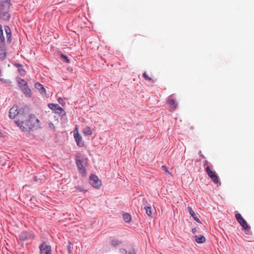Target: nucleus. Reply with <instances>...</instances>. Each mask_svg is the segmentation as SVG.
Listing matches in <instances>:
<instances>
[{
  "mask_svg": "<svg viewBox=\"0 0 254 254\" xmlns=\"http://www.w3.org/2000/svg\"><path fill=\"white\" fill-rule=\"evenodd\" d=\"M15 124L23 130H31L40 127V121L34 115H30L24 121L16 120Z\"/></svg>",
  "mask_w": 254,
  "mask_h": 254,
  "instance_id": "obj_1",
  "label": "nucleus"
},
{
  "mask_svg": "<svg viewBox=\"0 0 254 254\" xmlns=\"http://www.w3.org/2000/svg\"><path fill=\"white\" fill-rule=\"evenodd\" d=\"M87 158L83 159L78 154L75 156V163L77 166L79 174L82 176L86 175V169L85 164H87Z\"/></svg>",
  "mask_w": 254,
  "mask_h": 254,
  "instance_id": "obj_2",
  "label": "nucleus"
},
{
  "mask_svg": "<svg viewBox=\"0 0 254 254\" xmlns=\"http://www.w3.org/2000/svg\"><path fill=\"white\" fill-rule=\"evenodd\" d=\"M205 171L211 180L217 185H220V183L219 181L218 176L216 174L215 171L212 170V168L209 166H207L205 168Z\"/></svg>",
  "mask_w": 254,
  "mask_h": 254,
  "instance_id": "obj_3",
  "label": "nucleus"
},
{
  "mask_svg": "<svg viewBox=\"0 0 254 254\" xmlns=\"http://www.w3.org/2000/svg\"><path fill=\"white\" fill-rule=\"evenodd\" d=\"M235 217L237 221L239 223V224L242 226L243 228L245 230H249L250 227L248 225L247 221L244 219V218L242 216V215L239 213H237L235 215Z\"/></svg>",
  "mask_w": 254,
  "mask_h": 254,
  "instance_id": "obj_4",
  "label": "nucleus"
},
{
  "mask_svg": "<svg viewBox=\"0 0 254 254\" xmlns=\"http://www.w3.org/2000/svg\"><path fill=\"white\" fill-rule=\"evenodd\" d=\"M73 136L77 146L79 147L83 146L84 142L82 140L81 136L78 133L77 127H76L73 130Z\"/></svg>",
  "mask_w": 254,
  "mask_h": 254,
  "instance_id": "obj_5",
  "label": "nucleus"
},
{
  "mask_svg": "<svg viewBox=\"0 0 254 254\" xmlns=\"http://www.w3.org/2000/svg\"><path fill=\"white\" fill-rule=\"evenodd\" d=\"M90 183L95 188H99L102 185V183L99 180L98 177L94 175H91L90 177Z\"/></svg>",
  "mask_w": 254,
  "mask_h": 254,
  "instance_id": "obj_6",
  "label": "nucleus"
},
{
  "mask_svg": "<svg viewBox=\"0 0 254 254\" xmlns=\"http://www.w3.org/2000/svg\"><path fill=\"white\" fill-rule=\"evenodd\" d=\"M11 0H0V10L1 11L8 10L10 5Z\"/></svg>",
  "mask_w": 254,
  "mask_h": 254,
  "instance_id": "obj_7",
  "label": "nucleus"
},
{
  "mask_svg": "<svg viewBox=\"0 0 254 254\" xmlns=\"http://www.w3.org/2000/svg\"><path fill=\"white\" fill-rule=\"evenodd\" d=\"M40 249L41 254H51V246L47 245L46 243L41 244Z\"/></svg>",
  "mask_w": 254,
  "mask_h": 254,
  "instance_id": "obj_8",
  "label": "nucleus"
},
{
  "mask_svg": "<svg viewBox=\"0 0 254 254\" xmlns=\"http://www.w3.org/2000/svg\"><path fill=\"white\" fill-rule=\"evenodd\" d=\"M48 107L53 111L55 113L61 114L63 109L57 104L49 103L48 105Z\"/></svg>",
  "mask_w": 254,
  "mask_h": 254,
  "instance_id": "obj_9",
  "label": "nucleus"
},
{
  "mask_svg": "<svg viewBox=\"0 0 254 254\" xmlns=\"http://www.w3.org/2000/svg\"><path fill=\"white\" fill-rule=\"evenodd\" d=\"M167 103L169 105L170 108L172 110H175L178 106V103L175 99L172 98L171 96H170L167 100Z\"/></svg>",
  "mask_w": 254,
  "mask_h": 254,
  "instance_id": "obj_10",
  "label": "nucleus"
},
{
  "mask_svg": "<svg viewBox=\"0 0 254 254\" xmlns=\"http://www.w3.org/2000/svg\"><path fill=\"white\" fill-rule=\"evenodd\" d=\"M18 107L13 106L9 110V117L11 119H14L18 114Z\"/></svg>",
  "mask_w": 254,
  "mask_h": 254,
  "instance_id": "obj_11",
  "label": "nucleus"
},
{
  "mask_svg": "<svg viewBox=\"0 0 254 254\" xmlns=\"http://www.w3.org/2000/svg\"><path fill=\"white\" fill-rule=\"evenodd\" d=\"M21 90L23 93L27 96L30 97L31 96V91L28 87L27 84L25 82L23 86L21 87Z\"/></svg>",
  "mask_w": 254,
  "mask_h": 254,
  "instance_id": "obj_12",
  "label": "nucleus"
},
{
  "mask_svg": "<svg viewBox=\"0 0 254 254\" xmlns=\"http://www.w3.org/2000/svg\"><path fill=\"white\" fill-rule=\"evenodd\" d=\"M32 237V235L26 231L22 232L19 236L20 240L23 241L29 239Z\"/></svg>",
  "mask_w": 254,
  "mask_h": 254,
  "instance_id": "obj_13",
  "label": "nucleus"
},
{
  "mask_svg": "<svg viewBox=\"0 0 254 254\" xmlns=\"http://www.w3.org/2000/svg\"><path fill=\"white\" fill-rule=\"evenodd\" d=\"M35 87L38 90L41 94H45L46 90L43 86L40 83L37 82L35 84Z\"/></svg>",
  "mask_w": 254,
  "mask_h": 254,
  "instance_id": "obj_14",
  "label": "nucleus"
},
{
  "mask_svg": "<svg viewBox=\"0 0 254 254\" xmlns=\"http://www.w3.org/2000/svg\"><path fill=\"white\" fill-rule=\"evenodd\" d=\"M188 209L190 215L193 217V218L197 222L201 223L200 220L196 216L194 211L192 210V208L191 207H188Z\"/></svg>",
  "mask_w": 254,
  "mask_h": 254,
  "instance_id": "obj_15",
  "label": "nucleus"
},
{
  "mask_svg": "<svg viewBox=\"0 0 254 254\" xmlns=\"http://www.w3.org/2000/svg\"><path fill=\"white\" fill-rule=\"evenodd\" d=\"M4 30L6 34V38L8 42H11V30L7 26H4Z\"/></svg>",
  "mask_w": 254,
  "mask_h": 254,
  "instance_id": "obj_16",
  "label": "nucleus"
},
{
  "mask_svg": "<svg viewBox=\"0 0 254 254\" xmlns=\"http://www.w3.org/2000/svg\"><path fill=\"white\" fill-rule=\"evenodd\" d=\"M83 133L85 135H91L92 134V130L89 127H85L83 129Z\"/></svg>",
  "mask_w": 254,
  "mask_h": 254,
  "instance_id": "obj_17",
  "label": "nucleus"
},
{
  "mask_svg": "<svg viewBox=\"0 0 254 254\" xmlns=\"http://www.w3.org/2000/svg\"><path fill=\"white\" fill-rule=\"evenodd\" d=\"M194 238L195 242L197 243L201 244L205 242V238L203 236H201L200 237L195 236Z\"/></svg>",
  "mask_w": 254,
  "mask_h": 254,
  "instance_id": "obj_18",
  "label": "nucleus"
},
{
  "mask_svg": "<svg viewBox=\"0 0 254 254\" xmlns=\"http://www.w3.org/2000/svg\"><path fill=\"white\" fill-rule=\"evenodd\" d=\"M124 220L127 223L131 221V217L129 214L125 213L123 214Z\"/></svg>",
  "mask_w": 254,
  "mask_h": 254,
  "instance_id": "obj_19",
  "label": "nucleus"
},
{
  "mask_svg": "<svg viewBox=\"0 0 254 254\" xmlns=\"http://www.w3.org/2000/svg\"><path fill=\"white\" fill-rule=\"evenodd\" d=\"M2 17L4 20H8L10 17V15L7 12H1Z\"/></svg>",
  "mask_w": 254,
  "mask_h": 254,
  "instance_id": "obj_20",
  "label": "nucleus"
},
{
  "mask_svg": "<svg viewBox=\"0 0 254 254\" xmlns=\"http://www.w3.org/2000/svg\"><path fill=\"white\" fill-rule=\"evenodd\" d=\"M144 209L146 211V213L149 216H151L152 214V209L149 206H145Z\"/></svg>",
  "mask_w": 254,
  "mask_h": 254,
  "instance_id": "obj_21",
  "label": "nucleus"
},
{
  "mask_svg": "<svg viewBox=\"0 0 254 254\" xmlns=\"http://www.w3.org/2000/svg\"><path fill=\"white\" fill-rule=\"evenodd\" d=\"M0 40L2 42H4L5 40L3 36V30L1 26H0Z\"/></svg>",
  "mask_w": 254,
  "mask_h": 254,
  "instance_id": "obj_22",
  "label": "nucleus"
},
{
  "mask_svg": "<svg viewBox=\"0 0 254 254\" xmlns=\"http://www.w3.org/2000/svg\"><path fill=\"white\" fill-rule=\"evenodd\" d=\"M0 57L1 58L5 57V51L3 48L0 49Z\"/></svg>",
  "mask_w": 254,
  "mask_h": 254,
  "instance_id": "obj_23",
  "label": "nucleus"
},
{
  "mask_svg": "<svg viewBox=\"0 0 254 254\" xmlns=\"http://www.w3.org/2000/svg\"><path fill=\"white\" fill-rule=\"evenodd\" d=\"M111 244L113 246H117L121 244V242L119 240H114L112 241Z\"/></svg>",
  "mask_w": 254,
  "mask_h": 254,
  "instance_id": "obj_24",
  "label": "nucleus"
},
{
  "mask_svg": "<svg viewBox=\"0 0 254 254\" xmlns=\"http://www.w3.org/2000/svg\"><path fill=\"white\" fill-rule=\"evenodd\" d=\"M143 76L147 80H149V81L152 80L151 77H149L148 76V75L147 74V73L145 72L143 74Z\"/></svg>",
  "mask_w": 254,
  "mask_h": 254,
  "instance_id": "obj_25",
  "label": "nucleus"
},
{
  "mask_svg": "<svg viewBox=\"0 0 254 254\" xmlns=\"http://www.w3.org/2000/svg\"><path fill=\"white\" fill-rule=\"evenodd\" d=\"M73 248L71 247V244L69 242V245L67 247V250L69 254H71L72 252Z\"/></svg>",
  "mask_w": 254,
  "mask_h": 254,
  "instance_id": "obj_26",
  "label": "nucleus"
},
{
  "mask_svg": "<svg viewBox=\"0 0 254 254\" xmlns=\"http://www.w3.org/2000/svg\"><path fill=\"white\" fill-rule=\"evenodd\" d=\"M72 61H73V58L68 59L66 56H64V63H70Z\"/></svg>",
  "mask_w": 254,
  "mask_h": 254,
  "instance_id": "obj_27",
  "label": "nucleus"
},
{
  "mask_svg": "<svg viewBox=\"0 0 254 254\" xmlns=\"http://www.w3.org/2000/svg\"><path fill=\"white\" fill-rule=\"evenodd\" d=\"M75 189L79 191H86V190L81 186H77L75 187Z\"/></svg>",
  "mask_w": 254,
  "mask_h": 254,
  "instance_id": "obj_28",
  "label": "nucleus"
},
{
  "mask_svg": "<svg viewBox=\"0 0 254 254\" xmlns=\"http://www.w3.org/2000/svg\"><path fill=\"white\" fill-rule=\"evenodd\" d=\"M162 169L163 170H164L166 173H168L169 175L171 176H172V173L169 171L167 168V167L166 166H163Z\"/></svg>",
  "mask_w": 254,
  "mask_h": 254,
  "instance_id": "obj_29",
  "label": "nucleus"
},
{
  "mask_svg": "<svg viewBox=\"0 0 254 254\" xmlns=\"http://www.w3.org/2000/svg\"><path fill=\"white\" fill-rule=\"evenodd\" d=\"M128 254H136V253L134 250H131L128 252Z\"/></svg>",
  "mask_w": 254,
  "mask_h": 254,
  "instance_id": "obj_30",
  "label": "nucleus"
},
{
  "mask_svg": "<svg viewBox=\"0 0 254 254\" xmlns=\"http://www.w3.org/2000/svg\"><path fill=\"white\" fill-rule=\"evenodd\" d=\"M58 100L60 104H63V99H62V98H59Z\"/></svg>",
  "mask_w": 254,
  "mask_h": 254,
  "instance_id": "obj_31",
  "label": "nucleus"
},
{
  "mask_svg": "<svg viewBox=\"0 0 254 254\" xmlns=\"http://www.w3.org/2000/svg\"><path fill=\"white\" fill-rule=\"evenodd\" d=\"M121 253L124 254H127V251L125 249L121 250Z\"/></svg>",
  "mask_w": 254,
  "mask_h": 254,
  "instance_id": "obj_32",
  "label": "nucleus"
},
{
  "mask_svg": "<svg viewBox=\"0 0 254 254\" xmlns=\"http://www.w3.org/2000/svg\"><path fill=\"white\" fill-rule=\"evenodd\" d=\"M19 73L21 75H23L25 73V71L24 70H19Z\"/></svg>",
  "mask_w": 254,
  "mask_h": 254,
  "instance_id": "obj_33",
  "label": "nucleus"
},
{
  "mask_svg": "<svg viewBox=\"0 0 254 254\" xmlns=\"http://www.w3.org/2000/svg\"><path fill=\"white\" fill-rule=\"evenodd\" d=\"M192 233H193V234H195V233H196V232H197V230H196V228H193V229H192Z\"/></svg>",
  "mask_w": 254,
  "mask_h": 254,
  "instance_id": "obj_34",
  "label": "nucleus"
},
{
  "mask_svg": "<svg viewBox=\"0 0 254 254\" xmlns=\"http://www.w3.org/2000/svg\"><path fill=\"white\" fill-rule=\"evenodd\" d=\"M67 70H68L69 71H71L72 70V68L71 67H68L67 68Z\"/></svg>",
  "mask_w": 254,
  "mask_h": 254,
  "instance_id": "obj_35",
  "label": "nucleus"
},
{
  "mask_svg": "<svg viewBox=\"0 0 254 254\" xmlns=\"http://www.w3.org/2000/svg\"><path fill=\"white\" fill-rule=\"evenodd\" d=\"M61 57H62V58H64V55L62 54V55H61Z\"/></svg>",
  "mask_w": 254,
  "mask_h": 254,
  "instance_id": "obj_36",
  "label": "nucleus"
},
{
  "mask_svg": "<svg viewBox=\"0 0 254 254\" xmlns=\"http://www.w3.org/2000/svg\"><path fill=\"white\" fill-rule=\"evenodd\" d=\"M207 163V161H206L205 164H204V166H205Z\"/></svg>",
  "mask_w": 254,
  "mask_h": 254,
  "instance_id": "obj_37",
  "label": "nucleus"
},
{
  "mask_svg": "<svg viewBox=\"0 0 254 254\" xmlns=\"http://www.w3.org/2000/svg\"><path fill=\"white\" fill-rule=\"evenodd\" d=\"M22 82H24V80H21Z\"/></svg>",
  "mask_w": 254,
  "mask_h": 254,
  "instance_id": "obj_38",
  "label": "nucleus"
}]
</instances>
